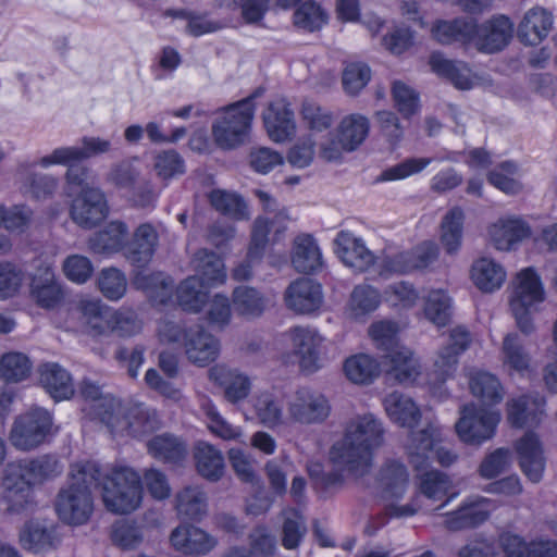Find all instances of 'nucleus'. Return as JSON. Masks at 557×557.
<instances>
[{
	"label": "nucleus",
	"mask_w": 557,
	"mask_h": 557,
	"mask_svg": "<svg viewBox=\"0 0 557 557\" xmlns=\"http://www.w3.org/2000/svg\"><path fill=\"white\" fill-rule=\"evenodd\" d=\"M430 66L433 72L447 78L459 89L472 87L471 70L462 61L448 60L438 53H433L430 58Z\"/></svg>",
	"instance_id": "37"
},
{
	"label": "nucleus",
	"mask_w": 557,
	"mask_h": 557,
	"mask_svg": "<svg viewBox=\"0 0 557 557\" xmlns=\"http://www.w3.org/2000/svg\"><path fill=\"white\" fill-rule=\"evenodd\" d=\"M52 425L53 419L48 410L32 407L14 419L10 442L20 450L35 449L51 435Z\"/></svg>",
	"instance_id": "7"
},
{
	"label": "nucleus",
	"mask_w": 557,
	"mask_h": 557,
	"mask_svg": "<svg viewBox=\"0 0 557 557\" xmlns=\"http://www.w3.org/2000/svg\"><path fill=\"white\" fill-rule=\"evenodd\" d=\"M465 213L461 208L454 207L443 218L441 223V243L447 253L458 251L462 239Z\"/></svg>",
	"instance_id": "47"
},
{
	"label": "nucleus",
	"mask_w": 557,
	"mask_h": 557,
	"mask_svg": "<svg viewBox=\"0 0 557 557\" xmlns=\"http://www.w3.org/2000/svg\"><path fill=\"white\" fill-rule=\"evenodd\" d=\"M233 304L236 311L246 317H258L265 307L261 294L256 288L249 286H238L234 289Z\"/></svg>",
	"instance_id": "57"
},
{
	"label": "nucleus",
	"mask_w": 557,
	"mask_h": 557,
	"mask_svg": "<svg viewBox=\"0 0 557 557\" xmlns=\"http://www.w3.org/2000/svg\"><path fill=\"white\" fill-rule=\"evenodd\" d=\"M286 421L301 425L323 423L331 413L327 398L318 392L300 388L287 400Z\"/></svg>",
	"instance_id": "9"
},
{
	"label": "nucleus",
	"mask_w": 557,
	"mask_h": 557,
	"mask_svg": "<svg viewBox=\"0 0 557 557\" xmlns=\"http://www.w3.org/2000/svg\"><path fill=\"white\" fill-rule=\"evenodd\" d=\"M211 206L233 220L243 221L249 219V210L245 200L237 194L221 189H214L209 194Z\"/></svg>",
	"instance_id": "48"
},
{
	"label": "nucleus",
	"mask_w": 557,
	"mask_h": 557,
	"mask_svg": "<svg viewBox=\"0 0 557 557\" xmlns=\"http://www.w3.org/2000/svg\"><path fill=\"white\" fill-rule=\"evenodd\" d=\"M288 220L285 211H278L273 220L264 216H258L251 230V240L248 249L249 259H260L268 245V235L274 223Z\"/></svg>",
	"instance_id": "51"
},
{
	"label": "nucleus",
	"mask_w": 557,
	"mask_h": 557,
	"mask_svg": "<svg viewBox=\"0 0 557 557\" xmlns=\"http://www.w3.org/2000/svg\"><path fill=\"white\" fill-rule=\"evenodd\" d=\"M344 373L355 384H369L380 374V363L371 356L358 354L344 362Z\"/></svg>",
	"instance_id": "45"
},
{
	"label": "nucleus",
	"mask_w": 557,
	"mask_h": 557,
	"mask_svg": "<svg viewBox=\"0 0 557 557\" xmlns=\"http://www.w3.org/2000/svg\"><path fill=\"white\" fill-rule=\"evenodd\" d=\"M12 465L20 466L21 473L32 485L58 478L62 474L64 468L53 455H41L36 458L12 462Z\"/></svg>",
	"instance_id": "30"
},
{
	"label": "nucleus",
	"mask_w": 557,
	"mask_h": 557,
	"mask_svg": "<svg viewBox=\"0 0 557 557\" xmlns=\"http://www.w3.org/2000/svg\"><path fill=\"white\" fill-rule=\"evenodd\" d=\"M99 484L102 485L103 504L113 513H131L141 504V478L131 467L115 466L110 472L101 473Z\"/></svg>",
	"instance_id": "3"
},
{
	"label": "nucleus",
	"mask_w": 557,
	"mask_h": 557,
	"mask_svg": "<svg viewBox=\"0 0 557 557\" xmlns=\"http://www.w3.org/2000/svg\"><path fill=\"white\" fill-rule=\"evenodd\" d=\"M201 409L207 418L208 429L213 435L224 441L240 438L242 429L227 422L210 400L203 401Z\"/></svg>",
	"instance_id": "56"
},
{
	"label": "nucleus",
	"mask_w": 557,
	"mask_h": 557,
	"mask_svg": "<svg viewBox=\"0 0 557 557\" xmlns=\"http://www.w3.org/2000/svg\"><path fill=\"white\" fill-rule=\"evenodd\" d=\"M40 383L55 400L67 399L74 394L70 373L58 363H47L41 367Z\"/></svg>",
	"instance_id": "35"
},
{
	"label": "nucleus",
	"mask_w": 557,
	"mask_h": 557,
	"mask_svg": "<svg viewBox=\"0 0 557 557\" xmlns=\"http://www.w3.org/2000/svg\"><path fill=\"white\" fill-rule=\"evenodd\" d=\"M553 27V15L535 7L525 12L518 26V38L524 45L534 46L547 37Z\"/></svg>",
	"instance_id": "27"
},
{
	"label": "nucleus",
	"mask_w": 557,
	"mask_h": 557,
	"mask_svg": "<svg viewBox=\"0 0 557 557\" xmlns=\"http://www.w3.org/2000/svg\"><path fill=\"white\" fill-rule=\"evenodd\" d=\"M101 469L95 461L71 466L67 480L54 500L59 518L67 523L81 525L88 521L94 510L91 488L97 486Z\"/></svg>",
	"instance_id": "2"
},
{
	"label": "nucleus",
	"mask_w": 557,
	"mask_h": 557,
	"mask_svg": "<svg viewBox=\"0 0 557 557\" xmlns=\"http://www.w3.org/2000/svg\"><path fill=\"white\" fill-rule=\"evenodd\" d=\"M506 557H557V542L540 540L525 543L522 537L511 533L500 536Z\"/></svg>",
	"instance_id": "28"
},
{
	"label": "nucleus",
	"mask_w": 557,
	"mask_h": 557,
	"mask_svg": "<svg viewBox=\"0 0 557 557\" xmlns=\"http://www.w3.org/2000/svg\"><path fill=\"white\" fill-rule=\"evenodd\" d=\"M263 94L258 88L247 98L221 110L211 126L214 143L222 149H234L248 138L255 114L253 100Z\"/></svg>",
	"instance_id": "4"
},
{
	"label": "nucleus",
	"mask_w": 557,
	"mask_h": 557,
	"mask_svg": "<svg viewBox=\"0 0 557 557\" xmlns=\"http://www.w3.org/2000/svg\"><path fill=\"white\" fill-rule=\"evenodd\" d=\"M441 440L440 429L431 423L419 431L411 432L406 444L410 463L417 470L426 467Z\"/></svg>",
	"instance_id": "23"
},
{
	"label": "nucleus",
	"mask_w": 557,
	"mask_h": 557,
	"mask_svg": "<svg viewBox=\"0 0 557 557\" xmlns=\"http://www.w3.org/2000/svg\"><path fill=\"white\" fill-rule=\"evenodd\" d=\"M335 252L343 263L355 271L364 272L374 263V255L363 240L348 231H341L334 239Z\"/></svg>",
	"instance_id": "21"
},
{
	"label": "nucleus",
	"mask_w": 557,
	"mask_h": 557,
	"mask_svg": "<svg viewBox=\"0 0 557 557\" xmlns=\"http://www.w3.org/2000/svg\"><path fill=\"white\" fill-rule=\"evenodd\" d=\"M451 488L449 478L440 471H429L420 479V491L429 499L441 500Z\"/></svg>",
	"instance_id": "63"
},
{
	"label": "nucleus",
	"mask_w": 557,
	"mask_h": 557,
	"mask_svg": "<svg viewBox=\"0 0 557 557\" xmlns=\"http://www.w3.org/2000/svg\"><path fill=\"white\" fill-rule=\"evenodd\" d=\"M475 23L469 18L438 21L432 27V36L440 44L467 42L473 38Z\"/></svg>",
	"instance_id": "39"
},
{
	"label": "nucleus",
	"mask_w": 557,
	"mask_h": 557,
	"mask_svg": "<svg viewBox=\"0 0 557 557\" xmlns=\"http://www.w3.org/2000/svg\"><path fill=\"white\" fill-rule=\"evenodd\" d=\"M150 455L164 462L177 463L185 459L187 449L185 444L177 437L170 434H162L152 437L147 443Z\"/></svg>",
	"instance_id": "46"
},
{
	"label": "nucleus",
	"mask_w": 557,
	"mask_h": 557,
	"mask_svg": "<svg viewBox=\"0 0 557 557\" xmlns=\"http://www.w3.org/2000/svg\"><path fill=\"white\" fill-rule=\"evenodd\" d=\"M384 443L382 422L368 413L350 419L344 437L333 444L331 461L354 478H362L372 468L373 451Z\"/></svg>",
	"instance_id": "1"
},
{
	"label": "nucleus",
	"mask_w": 557,
	"mask_h": 557,
	"mask_svg": "<svg viewBox=\"0 0 557 557\" xmlns=\"http://www.w3.org/2000/svg\"><path fill=\"white\" fill-rule=\"evenodd\" d=\"M500 420L497 411L474 404L465 405L455 428L459 438L469 445H480L493 437Z\"/></svg>",
	"instance_id": "8"
},
{
	"label": "nucleus",
	"mask_w": 557,
	"mask_h": 557,
	"mask_svg": "<svg viewBox=\"0 0 557 557\" xmlns=\"http://www.w3.org/2000/svg\"><path fill=\"white\" fill-rule=\"evenodd\" d=\"M490 505L485 497L468 498L456 510L444 515V527L451 532L475 529L490 518Z\"/></svg>",
	"instance_id": "14"
},
{
	"label": "nucleus",
	"mask_w": 557,
	"mask_h": 557,
	"mask_svg": "<svg viewBox=\"0 0 557 557\" xmlns=\"http://www.w3.org/2000/svg\"><path fill=\"white\" fill-rule=\"evenodd\" d=\"M111 540L123 549H133L143 542V533L134 522L120 520L111 528Z\"/></svg>",
	"instance_id": "64"
},
{
	"label": "nucleus",
	"mask_w": 557,
	"mask_h": 557,
	"mask_svg": "<svg viewBox=\"0 0 557 557\" xmlns=\"http://www.w3.org/2000/svg\"><path fill=\"white\" fill-rule=\"evenodd\" d=\"M159 244V234L151 223H143L134 231L132 239L125 245L124 256L127 261L143 269L151 261Z\"/></svg>",
	"instance_id": "19"
},
{
	"label": "nucleus",
	"mask_w": 557,
	"mask_h": 557,
	"mask_svg": "<svg viewBox=\"0 0 557 557\" xmlns=\"http://www.w3.org/2000/svg\"><path fill=\"white\" fill-rule=\"evenodd\" d=\"M108 214V205L103 193L98 188L84 189L71 207L72 220L84 228H92Z\"/></svg>",
	"instance_id": "12"
},
{
	"label": "nucleus",
	"mask_w": 557,
	"mask_h": 557,
	"mask_svg": "<svg viewBox=\"0 0 557 557\" xmlns=\"http://www.w3.org/2000/svg\"><path fill=\"white\" fill-rule=\"evenodd\" d=\"M30 296L39 307L45 309H52L61 301L62 289L51 268L45 267L37 270L32 278Z\"/></svg>",
	"instance_id": "29"
},
{
	"label": "nucleus",
	"mask_w": 557,
	"mask_h": 557,
	"mask_svg": "<svg viewBox=\"0 0 557 557\" xmlns=\"http://www.w3.org/2000/svg\"><path fill=\"white\" fill-rule=\"evenodd\" d=\"M256 414L267 428L274 429L284 423L283 404L271 393H261L253 403Z\"/></svg>",
	"instance_id": "52"
},
{
	"label": "nucleus",
	"mask_w": 557,
	"mask_h": 557,
	"mask_svg": "<svg viewBox=\"0 0 557 557\" xmlns=\"http://www.w3.org/2000/svg\"><path fill=\"white\" fill-rule=\"evenodd\" d=\"M210 377L224 386L225 398L231 403H237L250 393L249 377L236 371L224 367H214L210 370Z\"/></svg>",
	"instance_id": "38"
},
{
	"label": "nucleus",
	"mask_w": 557,
	"mask_h": 557,
	"mask_svg": "<svg viewBox=\"0 0 557 557\" xmlns=\"http://www.w3.org/2000/svg\"><path fill=\"white\" fill-rule=\"evenodd\" d=\"M32 371L29 358L22 352H8L0 359V376L7 382H21L27 379Z\"/></svg>",
	"instance_id": "55"
},
{
	"label": "nucleus",
	"mask_w": 557,
	"mask_h": 557,
	"mask_svg": "<svg viewBox=\"0 0 557 557\" xmlns=\"http://www.w3.org/2000/svg\"><path fill=\"white\" fill-rule=\"evenodd\" d=\"M175 550L191 557H202L212 552L218 540L207 531L193 524H181L170 535Z\"/></svg>",
	"instance_id": "16"
},
{
	"label": "nucleus",
	"mask_w": 557,
	"mask_h": 557,
	"mask_svg": "<svg viewBox=\"0 0 557 557\" xmlns=\"http://www.w3.org/2000/svg\"><path fill=\"white\" fill-rule=\"evenodd\" d=\"M382 357L388 364L387 375L400 384H412L421 375L419 359L405 346Z\"/></svg>",
	"instance_id": "26"
},
{
	"label": "nucleus",
	"mask_w": 557,
	"mask_h": 557,
	"mask_svg": "<svg viewBox=\"0 0 557 557\" xmlns=\"http://www.w3.org/2000/svg\"><path fill=\"white\" fill-rule=\"evenodd\" d=\"M197 473L209 482H218L225 472L224 456L214 445L198 441L193 448Z\"/></svg>",
	"instance_id": "25"
},
{
	"label": "nucleus",
	"mask_w": 557,
	"mask_h": 557,
	"mask_svg": "<svg viewBox=\"0 0 557 557\" xmlns=\"http://www.w3.org/2000/svg\"><path fill=\"white\" fill-rule=\"evenodd\" d=\"M128 234L127 225L121 221H112L95 233L88 242L90 250L96 253H112L122 249Z\"/></svg>",
	"instance_id": "34"
},
{
	"label": "nucleus",
	"mask_w": 557,
	"mask_h": 557,
	"mask_svg": "<svg viewBox=\"0 0 557 557\" xmlns=\"http://www.w3.org/2000/svg\"><path fill=\"white\" fill-rule=\"evenodd\" d=\"M184 348L188 360L199 367L213 362L220 354L219 341L199 325L188 329Z\"/></svg>",
	"instance_id": "22"
},
{
	"label": "nucleus",
	"mask_w": 557,
	"mask_h": 557,
	"mask_svg": "<svg viewBox=\"0 0 557 557\" xmlns=\"http://www.w3.org/2000/svg\"><path fill=\"white\" fill-rule=\"evenodd\" d=\"M32 502V484L21 473L20 466L9 463L2 478L0 506L8 513L23 511Z\"/></svg>",
	"instance_id": "10"
},
{
	"label": "nucleus",
	"mask_w": 557,
	"mask_h": 557,
	"mask_svg": "<svg viewBox=\"0 0 557 557\" xmlns=\"http://www.w3.org/2000/svg\"><path fill=\"white\" fill-rule=\"evenodd\" d=\"M521 471L533 483L542 480L545 457L540 438L533 432L525 433L515 445Z\"/></svg>",
	"instance_id": "20"
},
{
	"label": "nucleus",
	"mask_w": 557,
	"mask_h": 557,
	"mask_svg": "<svg viewBox=\"0 0 557 557\" xmlns=\"http://www.w3.org/2000/svg\"><path fill=\"white\" fill-rule=\"evenodd\" d=\"M396 333V324L388 321L373 323L369 329V334L375 347L381 350L383 355H388L403 346L399 344Z\"/></svg>",
	"instance_id": "61"
},
{
	"label": "nucleus",
	"mask_w": 557,
	"mask_h": 557,
	"mask_svg": "<svg viewBox=\"0 0 557 557\" xmlns=\"http://www.w3.org/2000/svg\"><path fill=\"white\" fill-rule=\"evenodd\" d=\"M23 546L34 553L54 548L58 543L55 529L39 521H29L21 532Z\"/></svg>",
	"instance_id": "43"
},
{
	"label": "nucleus",
	"mask_w": 557,
	"mask_h": 557,
	"mask_svg": "<svg viewBox=\"0 0 557 557\" xmlns=\"http://www.w3.org/2000/svg\"><path fill=\"white\" fill-rule=\"evenodd\" d=\"M375 485L383 500L401 499L409 485V472L406 466L398 460H386L376 473Z\"/></svg>",
	"instance_id": "18"
},
{
	"label": "nucleus",
	"mask_w": 557,
	"mask_h": 557,
	"mask_svg": "<svg viewBox=\"0 0 557 557\" xmlns=\"http://www.w3.org/2000/svg\"><path fill=\"white\" fill-rule=\"evenodd\" d=\"M488 235L496 249L510 250L530 235V228L519 219L498 220L491 225Z\"/></svg>",
	"instance_id": "31"
},
{
	"label": "nucleus",
	"mask_w": 557,
	"mask_h": 557,
	"mask_svg": "<svg viewBox=\"0 0 557 557\" xmlns=\"http://www.w3.org/2000/svg\"><path fill=\"white\" fill-rule=\"evenodd\" d=\"M369 120L361 114H350L344 117L338 126V134L348 150H355L369 134Z\"/></svg>",
	"instance_id": "53"
},
{
	"label": "nucleus",
	"mask_w": 557,
	"mask_h": 557,
	"mask_svg": "<svg viewBox=\"0 0 557 557\" xmlns=\"http://www.w3.org/2000/svg\"><path fill=\"white\" fill-rule=\"evenodd\" d=\"M307 533L306 521L296 510L286 513L282 525V545L286 549H296Z\"/></svg>",
	"instance_id": "60"
},
{
	"label": "nucleus",
	"mask_w": 557,
	"mask_h": 557,
	"mask_svg": "<svg viewBox=\"0 0 557 557\" xmlns=\"http://www.w3.org/2000/svg\"><path fill=\"white\" fill-rule=\"evenodd\" d=\"M381 302L379 292L369 285L356 286L347 304V311L351 318L358 319L373 312Z\"/></svg>",
	"instance_id": "50"
},
{
	"label": "nucleus",
	"mask_w": 557,
	"mask_h": 557,
	"mask_svg": "<svg viewBox=\"0 0 557 557\" xmlns=\"http://www.w3.org/2000/svg\"><path fill=\"white\" fill-rule=\"evenodd\" d=\"M208 292L201 280L197 276H188L177 286L176 298L184 311L199 312L208 301Z\"/></svg>",
	"instance_id": "44"
},
{
	"label": "nucleus",
	"mask_w": 557,
	"mask_h": 557,
	"mask_svg": "<svg viewBox=\"0 0 557 557\" xmlns=\"http://www.w3.org/2000/svg\"><path fill=\"white\" fill-rule=\"evenodd\" d=\"M471 277L475 286L485 293H492L503 285L506 272L503 267L488 258L476 260L471 269Z\"/></svg>",
	"instance_id": "42"
},
{
	"label": "nucleus",
	"mask_w": 557,
	"mask_h": 557,
	"mask_svg": "<svg viewBox=\"0 0 557 557\" xmlns=\"http://www.w3.org/2000/svg\"><path fill=\"white\" fill-rule=\"evenodd\" d=\"M83 147H63L53 150L49 156L40 159L39 164L49 166L51 164H67L72 161H81L90 157L108 152L111 143L98 137H84Z\"/></svg>",
	"instance_id": "24"
},
{
	"label": "nucleus",
	"mask_w": 557,
	"mask_h": 557,
	"mask_svg": "<svg viewBox=\"0 0 557 557\" xmlns=\"http://www.w3.org/2000/svg\"><path fill=\"white\" fill-rule=\"evenodd\" d=\"M543 399L521 396L507 403V419L515 428L533 425L540 422L543 414Z\"/></svg>",
	"instance_id": "33"
},
{
	"label": "nucleus",
	"mask_w": 557,
	"mask_h": 557,
	"mask_svg": "<svg viewBox=\"0 0 557 557\" xmlns=\"http://www.w3.org/2000/svg\"><path fill=\"white\" fill-rule=\"evenodd\" d=\"M284 302L297 314H311L323 304L322 286L310 277L297 278L285 289Z\"/></svg>",
	"instance_id": "11"
},
{
	"label": "nucleus",
	"mask_w": 557,
	"mask_h": 557,
	"mask_svg": "<svg viewBox=\"0 0 557 557\" xmlns=\"http://www.w3.org/2000/svg\"><path fill=\"white\" fill-rule=\"evenodd\" d=\"M384 407L391 420L401 426L412 428L421 418L420 409L414 401L398 392L385 397Z\"/></svg>",
	"instance_id": "36"
},
{
	"label": "nucleus",
	"mask_w": 557,
	"mask_h": 557,
	"mask_svg": "<svg viewBox=\"0 0 557 557\" xmlns=\"http://www.w3.org/2000/svg\"><path fill=\"white\" fill-rule=\"evenodd\" d=\"M425 317L437 326H445L451 318L450 297L442 289L431 290L424 302Z\"/></svg>",
	"instance_id": "54"
},
{
	"label": "nucleus",
	"mask_w": 557,
	"mask_h": 557,
	"mask_svg": "<svg viewBox=\"0 0 557 557\" xmlns=\"http://www.w3.org/2000/svg\"><path fill=\"white\" fill-rule=\"evenodd\" d=\"M194 276L201 280L203 286L222 283L226 276L223 260L213 251L198 250L193 260Z\"/></svg>",
	"instance_id": "41"
},
{
	"label": "nucleus",
	"mask_w": 557,
	"mask_h": 557,
	"mask_svg": "<svg viewBox=\"0 0 557 557\" xmlns=\"http://www.w3.org/2000/svg\"><path fill=\"white\" fill-rule=\"evenodd\" d=\"M262 119L269 137L275 143L288 140L296 133L295 113L285 99L270 102Z\"/></svg>",
	"instance_id": "17"
},
{
	"label": "nucleus",
	"mask_w": 557,
	"mask_h": 557,
	"mask_svg": "<svg viewBox=\"0 0 557 557\" xmlns=\"http://www.w3.org/2000/svg\"><path fill=\"white\" fill-rule=\"evenodd\" d=\"M502 350L505 364L519 372L528 369L530 357L517 333H509L504 337Z\"/></svg>",
	"instance_id": "58"
},
{
	"label": "nucleus",
	"mask_w": 557,
	"mask_h": 557,
	"mask_svg": "<svg viewBox=\"0 0 557 557\" xmlns=\"http://www.w3.org/2000/svg\"><path fill=\"white\" fill-rule=\"evenodd\" d=\"M141 330V323L134 311H115L110 314L106 332L110 331L119 337H131Z\"/></svg>",
	"instance_id": "62"
},
{
	"label": "nucleus",
	"mask_w": 557,
	"mask_h": 557,
	"mask_svg": "<svg viewBox=\"0 0 557 557\" xmlns=\"http://www.w3.org/2000/svg\"><path fill=\"white\" fill-rule=\"evenodd\" d=\"M544 300L545 289L539 274L532 268L517 273L512 281L509 305L516 325L522 334L528 336L535 331L532 314Z\"/></svg>",
	"instance_id": "5"
},
{
	"label": "nucleus",
	"mask_w": 557,
	"mask_h": 557,
	"mask_svg": "<svg viewBox=\"0 0 557 557\" xmlns=\"http://www.w3.org/2000/svg\"><path fill=\"white\" fill-rule=\"evenodd\" d=\"M513 24L506 15L492 16L481 25L475 24L473 38L479 50L494 53L503 50L512 38Z\"/></svg>",
	"instance_id": "13"
},
{
	"label": "nucleus",
	"mask_w": 557,
	"mask_h": 557,
	"mask_svg": "<svg viewBox=\"0 0 557 557\" xmlns=\"http://www.w3.org/2000/svg\"><path fill=\"white\" fill-rule=\"evenodd\" d=\"M294 354L299 358L300 368L314 372L320 368V352L323 337L310 326H294L288 331Z\"/></svg>",
	"instance_id": "15"
},
{
	"label": "nucleus",
	"mask_w": 557,
	"mask_h": 557,
	"mask_svg": "<svg viewBox=\"0 0 557 557\" xmlns=\"http://www.w3.org/2000/svg\"><path fill=\"white\" fill-rule=\"evenodd\" d=\"M108 407L110 410L100 413V420L114 435L140 437L159 428L157 413L143 405L123 407L110 400Z\"/></svg>",
	"instance_id": "6"
},
{
	"label": "nucleus",
	"mask_w": 557,
	"mask_h": 557,
	"mask_svg": "<svg viewBox=\"0 0 557 557\" xmlns=\"http://www.w3.org/2000/svg\"><path fill=\"white\" fill-rule=\"evenodd\" d=\"M469 386L472 395L486 405L498 404L503 399V388L498 379L488 372L471 373Z\"/></svg>",
	"instance_id": "49"
},
{
	"label": "nucleus",
	"mask_w": 557,
	"mask_h": 557,
	"mask_svg": "<svg viewBox=\"0 0 557 557\" xmlns=\"http://www.w3.org/2000/svg\"><path fill=\"white\" fill-rule=\"evenodd\" d=\"M292 264L299 273H313L321 269V251L311 235L302 234L295 238Z\"/></svg>",
	"instance_id": "32"
},
{
	"label": "nucleus",
	"mask_w": 557,
	"mask_h": 557,
	"mask_svg": "<svg viewBox=\"0 0 557 557\" xmlns=\"http://www.w3.org/2000/svg\"><path fill=\"white\" fill-rule=\"evenodd\" d=\"M98 287L101 294L110 300H119L126 292L127 280L125 274L116 268L101 270L98 277Z\"/></svg>",
	"instance_id": "59"
},
{
	"label": "nucleus",
	"mask_w": 557,
	"mask_h": 557,
	"mask_svg": "<svg viewBox=\"0 0 557 557\" xmlns=\"http://www.w3.org/2000/svg\"><path fill=\"white\" fill-rule=\"evenodd\" d=\"M178 516L190 520H201L208 511L207 494L198 486H186L175 496Z\"/></svg>",
	"instance_id": "40"
}]
</instances>
